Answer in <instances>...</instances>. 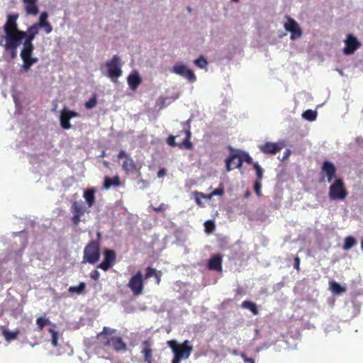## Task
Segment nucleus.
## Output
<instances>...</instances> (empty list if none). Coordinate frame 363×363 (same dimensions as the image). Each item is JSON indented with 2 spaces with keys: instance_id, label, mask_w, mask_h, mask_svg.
<instances>
[{
  "instance_id": "a878e982",
  "label": "nucleus",
  "mask_w": 363,
  "mask_h": 363,
  "mask_svg": "<svg viewBox=\"0 0 363 363\" xmlns=\"http://www.w3.org/2000/svg\"><path fill=\"white\" fill-rule=\"evenodd\" d=\"M128 84L130 89L135 90L140 84L142 79L138 74H130L127 78Z\"/></svg>"
},
{
  "instance_id": "4c0bfd02",
  "label": "nucleus",
  "mask_w": 363,
  "mask_h": 363,
  "mask_svg": "<svg viewBox=\"0 0 363 363\" xmlns=\"http://www.w3.org/2000/svg\"><path fill=\"white\" fill-rule=\"evenodd\" d=\"M194 64L199 68H205L208 65V62L203 56H200L194 60Z\"/></svg>"
},
{
  "instance_id": "6ab92c4d",
  "label": "nucleus",
  "mask_w": 363,
  "mask_h": 363,
  "mask_svg": "<svg viewBox=\"0 0 363 363\" xmlns=\"http://www.w3.org/2000/svg\"><path fill=\"white\" fill-rule=\"evenodd\" d=\"M141 350L140 352L143 355L144 362L145 363H152V341L150 340H147L141 343Z\"/></svg>"
},
{
  "instance_id": "39448f33",
  "label": "nucleus",
  "mask_w": 363,
  "mask_h": 363,
  "mask_svg": "<svg viewBox=\"0 0 363 363\" xmlns=\"http://www.w3.org/2000/svg\"><path fill=\"white\" fill-rule=\"evenodd\" d=\"M100 258V245L97 241H91L84 250L83 262L96 263Z\"/></svg>"
},
{
  "instance_id": "423d86ee",
  "label": "nucleus",
  "mask_w": 363,
  "mask_h": 363,
  "mask_svg": "<svg viewBox=\"0 0 363 363\" xmlns=\"http://www.w3.org/2000/svg\"><path fill=\"white\" fill-rule=\"evenodd\" d=\"M347 194L345 183L340 178L336 179L330 186L328 195L330 200H344Z\"/></svg>"
},
{
  "instance_id": "72a5a7b5",
  "label": "nucleus",
  "mask_w": 363,
  "mask_h": 363,
  "mask_svg": "<svg viewBox=\"0 0 363 363\" xmlns=\"http://www.w3.org/2000/svg\"><path fill=\"white\" fill-rule=\"evenodd\" d=\"M48 332L51 334V344L54 347H57L58 346V338H59V334L58 332L52 329L49 328Z\"/></svg>"
},
{
  "instance_id": "c9c22d12",
  "label": "nucleus",
  "mask_w": 363,
  "mask_h": 363,
  "mask_svg": "<svg viewBox=\"0 0 363 363\" xmlns=\"http://www.w3.org/2000/svg\"><path fill=\"white\" fill-rule=\"evenodd\" d=\"M253 167L256 172V175H257L256 181H261L263 177V169H262V167L257 162H255L253 164Z\"/></svg>"
},
{
  "instance_id": "9b49d317",
  "label": "nucleus",
  "mask_w": 363,
  "mask_h": 363,
  "mask_svg": "<svg viewBox=\"0 0 363 363\" xmlns=\"http://www.w3.org/2000/svg\"><path fill=\"white\" fill-rule=\"evenodd\" d=\"M182 132H183L185 134V138L184 139L182 143H177L175 142V138L178 137V135H169L167 138V143L171 147L177 146L180 149L184 148L186 150H191L193 148V144L190 141L191 137V133L190 131V129H184Z\"/></svg>"
},
{
  "instance_id": "13d9d810",
  "label": "nucleus",
  "mask_w": 363,
  "mask_h": 363,
  "mask_svg": "<svg viewBox=\"0 0 363 363\" xmlns=\"http://www.w3.org/2000/svg\"><path fill=\"white\" fill-rule=\"evenodd\" d=\"M361 249H362V251L363 252V238L361 240Z\"/></svg>"
},
{
  "instance_id": "9d476101",
  "label": "nucleus",
  "mask_w": 363,
  "mask_h": 363,
  "mask_svg": "<svg viewBox=\"0 0 363 363\" xmlns=\"http://www.w3.org/2000/svg\"><path fill=\"white\" fill-rule=\"evenodd\" d=\"M71 213H72V221L74 226H77L81 222V218L86 213H89L86 206L82 201H73L70 208Z\"/></svg>"
},
{
  "instance_id": "58836bf2",
  "label": "nucleus",
  "mask_w": 363,
  "mask_h": 363,
  "mask_svg": "<svg viewBox=\"0 0 363 363\" xmlns=\"http://www.w3.org/2000/svg\"><path fill=\"white\" fill-rule=\"evenodd\" d=\"M157 272V271L156 270V269L152 267H147L146 268V273L145 274V277L143 279H147L150 277H154L155 275H156Z\"/></svg>"
},
{
  "instance_id": "c756f323",
  "label": "nucleus",
  "mask_w": 363,
  "mask_h": 363,
  "mask_svg": "<svg viewBox=\"0 0 363 363\" xmlns=\"http://www.w3.org/2000/svg\"><path fill=\"white\" fill-rule=\"evenodd\" d=\"M19 333L20 331L18 330H16L15 331H9L6 329H3L2 330V335L4 337L5 340L8 342L16 340L18 337Z\"/></svg>"
},
{
  "instance_id": "09e8293b",
  "label": "nucleus",
  "mask_w": 363,
  "mask_h": 363,
  "mask_svg": "<svg viewBox=\"0 0 363 363\" xmlns=\"http://www.w3.org/2000/svg\"><path fill=\"white\" fill-rule=\"evenodd\" d=\"M300 263H301V259H300V258H299L298 256H296V257H294V267L297 271H299V270H300Z\"/></svg>"
},
{
  "instance_id": "412c9836",
  "label": "nucleus",
  "mask_w": 363,
  "mask_h": 363,
  "mask_svg": "<svg viewBox=\"0 0 363 363\" xmlns=\"http://www.w3.org/2000/svg\"><path fill=\"white\" fill-rule=\"evenodd\" d=\"M122 169L126 174H130L139 172L140 167H138L133 158L130 157H126V159L122 164Z\"/></svg>"
},
{
  "instance_id": "052dcab7",
  "label": "nucleus",
  "mask_w": 363,
  "mask_h": 363,
  "mask_svg": "<svg viewBox=\"0 0 363 363\" xmlns=\"http://www.w3.org/2000/svg\"><path fill=\"white\" fill-rule=\"evenodd\" d=\"M323 180H324V177H322L321 179H320V182H322Z\"/></svg>"
},
{
  "instance_id": "2eb2a0df",
  "label": "nucleus",
  "mask_w": 363,
  "mask_h": 363,
  "mask_svg": "<svg viewBox=\"0 0 363 363\" xmlns=\"http://www.w3.org/2000/svg\"><path fill=\"white\" fill-rule=\"evenodd\" d=\"M284 147V143L279 141L277 143L267 142L263 145H259V150L266 155H275Z\"/></svg>"
},
{
  "instance_id": "bb28decb",
  "label": "nucleus",
  "mask_w": 363,
  "mask_h": 363,
  "mask_svg": "<svg viewBox=\"0 0 363 363\" xmlns=\"http://www.w3.org/2000/svg\"><path fill=\"white\" fill-rule=\"evenodd\" d=\"M39 28L37 27L36 25L33 24L30 27L28 28L27 32H26V36L24 38L26 41H30L33 43V40L35 39V35L38 33Z\"/></svg>"
},
{
  "instance_id": "6e6d98bb",
  "label": "nucleus",
  "mask_w": 363,
  "mask_h": 363,
  "mask_svg": "<svg viewBox=\"0 0 363 363\" xmlns=\"http://www.w3.org/2000/svg\"><path fill=\"white\" fill-rule=\"evenodd\" d=\"M165 174H166V170L164 168L160 169L157 172V177L159 178L163 177Z\"/></svg>"
},
{
  "instance_id": "7ed1b4c3",
  "label": "nucleus",
  "mask_w": 363,
  "mask_h": 363,
  "mask_svg": "<svg viewBox=\"0 0 363 363\" xmlns=\"http://www.w3.org/2000/svg\"><path fill=\"white\" fill-rule=\"evenodd\" d=\"M230 150L233 151V152H230L225 160V167L228 172L235 168H240L243 162L249 164L253 163L252 158L247 152L240 150L235 152L232 148H230Z\"/></svg>"
},
{
  "instance_id": "79ce46f5",
  "label": "nucleus",
  "mask_w": 363,
  "mask_h": 363,
  "mask_svg": "<svg viewBox=\"0 0 363 363\" xmlns=\"http://www.w3.org/2000/svg\"><path fill=\"white\" fill-rule=\"evenodd\" d=\"M194 194L196 195V198H195L196 203L199 206H202V202H201V200L199 198V196L201 197V198H206V196L204 194H203V193H200V192H197V191H196Z\"/></svg>"
},
{
  "instance_id": "4d7b16f0",
  "label": "nucleus",
  "mask_w": 363,
  "mask_h": 363,
  "mask_svg": "<svg viewBox=\"0 0 363 363\" xmlns=\"http://www.w3.org/2000/svg\"><path fill=\"white\" fill-rule=\"evenodd\" d=\"M250 192L249 191H246V192L245 194V196L246 198H248V197H250Z\"/></svg>"
},
{
  "instance_id": "b1692460",
  "label": "nucleus",
  "mask_w": 363,
  "mask_h": 363,
  "mask_svg": "<svg viewBox=\"0 0 363 363\" xmlns=\"http://www.w3.org/2000/svg\"><path fill=\"white\" fill-rule=\"evenodd\" d=\"M208 269L220 271L222 269V257L220 255L212 256L208 261Z\"/></svg>"
},
{
  "instance_id": "7c9ffc66",
  "label": "nucleus",
  "mask_w": 363,
  "mask_h": 363,
  "mask_svg": "<svg viewBox=\"0 0 363 363\" xmlns=\"http://www.w3.org/2000/svg\"><path fill=\"white\" fill-rule=\"evenodd\" d=\"M241 306L244 308L249 309L254 315H257L259 313L256 304L250 301H243Z\"/></svg>"
},
{
  "instance_id": "680f3d73",
  "label": "nucleus",
  "mask_w": 363,
  "mask_h": 363,
  "mask_svg": "<svg viewBox=\"0 0 363 363\" xmlns=\"http://www.w3.org/2000/svg\"><path fill=\"white\" fill-rule=\"evenodd\" d=\"M232 1H234V2H238L239 1V0H232Z\"/></svg>"
},
{
  "instance_id": "f257e3e1",
  "label": "nucleus",
  "mask_w": 363,
  "mask_h": 363,
  "mask_svg": "<svg viewBox=\"0 0 363 363\" xmlns=\"http://www.w3.org/2000/svg\"><path fill=\"white\" fill-rule=\"evenodd\" d=\"M116 329L108 327H104L101 332L97 334L96 338L99 347L107 350L113 349L118 352L121 351H126L127 345L120 336L115 335Z\"/></svg>"
},
{
  "instance_id": "a211bd4d",
  "label": "nucleus",
  "mask_w": 363,
  "mask_h": 363,
  "mask_svg": "<svg viewBox=\"0 0 363 363\" xmlns=\"http://www.w3.org/2000/svg\"><path fill=\"white\" fill-rule=\"evenodd\" d=\"M336 167L335 164L328 160L323 162L321 167V174H325L328 182H332L336 174Z\"/></svg>"
},
{
  "instance_id": "4be33fe9",
  "label": "nucleus",
  "mask_w": 363,
  "mask_h": 363,
  "mask_svg": "<svg viewBox=\"0 0 363 363\" xmlns=\"http://www.w3.org/2000/svg\"><path fill=\"white\" fill-rule=\"evenodd\" d=\"M96 189L94 187L86 189L84 191L83 197L89 208L92 207L96 201L95 194Z\"/></svg>"
},
{
  "instance_id": "8fccbe9b",
  "label": "nucleus",
  "mask_w": 363,
  "mask_h": 363,
  "mask_svg": "<svg viewBox=\"0 0 363 363\" xmlns=\"http://www.w3.org/2000/svg\"><path fill=\"white\" fill-rule=\"evenodd\" d=\"M167 208V205H165L164 203H161L158 207H153L152 209L156 212H159L165 211Z\"/></svg>"
},
{
  "instance_id": "e433bc0d",
  "label": "nucleus",
  "mask_w": 363,
  "mask_h": 363,
  "mask_svg": "<svg viewBox=\"0 0 363 363\" xmlns=\"http://www.w3.org/2000/svg\"><path fill=\"white\" fill-rule=\"evenodd\" d=\"M48 14L47 12H45V11L42 12L40 15L39 21L38 23H34V25H36L37 27H38L40 28V26H43L45 23L48 22Z\"/></svg>"
},
{
  "instance_id": "20e7f679",
  "label": "nucleus",
  "mask_w": 363,
  "mask_h": 363,
  "mask_svg": "<svg viewBox=\"0 0 363 363\" xmlns=\"http://www.w3.org/2000/svg\"><path fill=\"white\" fill-rule=\"evenodd\" d=\"M34 50V46L33 43L30 41H24L23 43V48L21 52V57L23 60V69L26 71L30 69L31 66L36 63L38 61L37 57H33L32 56L33 51Z\"/></svg>"
},
{
  "instance_id": "a19ab883",
  "label": "nucleus",
  "mask_w": 363,
  "mask_h": 363,
  "mask_svg": "<svg viewBox=\"0 0 363 363\" xmlns=\"http://www.w3.org/2000/svg\"><path fill=\"white\" fill-rule=\"evenodd\" d=\"M96 104H97L96 99L95 96H94L85 103V107L86 108L90 109V108L95 107Z\"/></svg>"
},
{
  "instance_id": "ddd939ff",
  "label": "nucleus",
  "mask_w": 363,
  "mask_h": 363,
  "mask_svg": "<svg viewBox=\"0 0 363 363\" xmlns=\"http://www.w3.org/2000/svg\"><path fill=\"white\" fill-rule=\"evenodd\" d=\"M172 72L186 78L190 82H194L196 80V77L194 72L182 63L175 64L172 68Z\"/></svg>"
},
{
  "instance_id": "5fc2aeb1",
  "label": "nucleus",
  "mask_w": 363,
  "mask_h": 363,
  "mask_svg": "<svg viewBox=\"0 0 363 363\" xmlns=\"http://www.w3.org/2000/svg\"><path fill=\"white\" fill-rule=\"evenodd\" d=\"M291 155V150L287 149L284 153L283 157L281 159V161L286 160Z\"/></svg>"
},
{
  "instance_id": "c85d7f7f",
  "label": "nucleus",
  "mask_w": 363,
  "mask_h": 363,
  "mask_svg": "<svg viewBox=\"0 0 363 363\" xmlns=\"http://www.w3.org/2000/svg\"><path fill=\"white\" fill-rule=\"evenodd\" d=\"M50 324V320L48 318H46L45 316H40L36 319V330L38 332H41L46 325Z\"/></svg>"
},
{
  "instance_id": "ea45409f",
  "label": "nucleus",
  "mask_w": 363,
  "mask_h": 363,
  "mask_svg": "<svg viewBox=\"0 0 363 363\" xmlns=\"http://www.w3.org/2000/svg\"><path fill=\"white\" fill-rule=\"evenodd\" d=\"M205 230L208 233H212L215 229V224L213 220H208L205 223Z\"/></svg>"
},
{
  "instance_id": "c03bdc74",
  "label": "nucleus",
  "mask_w": 363,
  "mask_h": 363,
  "mask_svg": "<svg viewBox=\"0 0 363 363\" xmlns=\"http://www.w3.org/2000/svg\"><path fill=\"white\" fill-rule=\"evenodd\" d=\"M40 28H43L45 29V32L47 34L50 33L52 30V26L49 22H47L43 26H40Z\"/></svg>"
},
{
  "instance_id": "603ef678",
  "label": "nucleus",
  "mask_w": 363,
  "mask_h": 363,
  "mask_svg": "<svg viewBox=\"0 0 363 363\" xmlns=\"http://www.w3.org/2000/svg\"><path fill=\"white\" fill-rule=\"evenodd\" d=\"M155 279V284L157 285H159L160 284V281H161V272H157L156 275L154 276Z\"/></svg>"
},
{
  "instance_id": "0eeeda50",
  "label": "nucleus",
  "mask_w": 363,
  "mask_h": 363,
  "mask_svg": "<svg viewBox=\"0 0 363 363\" xmlns=\"http://www.w3.org/2000/svg\"><path fill=\"white\" fill-rule=\"evenodd\" d=\"M107 67V77L113 79L122 75L121 58L118 55H114L110 60L105 63Z\"/></svg>"
},
{
  "instance_id": "473e14b6",
  "label": "nucleus",
  "mask_w": 363,
  "mask_h": 363,
  "mask_svg": "<svg viewBox=\"0 0 363 363\" xmlns=\"http://www.w3.org/2000/svg\"><path fill=\"white\" fill-rule=\"evenodd\" d=\"M86 288V284L84 282H80L78 286H72L68 289L69 293H76L80 294L83 293Z\"/></svg>"
},
{
  "instance_id": "bf43d9fd",
  "label": "nucleus",
  "mask_w": 363,
  "mask_h": 363,
  "mask_svg": "<svg viewBox=\"0 0 363 363\" xmlns=\"http://www.w3.org/2000/svg\"><path fill=\"white\" fill-rule=\"evenodd\" d=\"M236 162H237V160H234V162L231 164V167H233L235 166V164H236Z\"/></svg>"
},
{
  "instance_id": "2f4dec72",
  "label": "nucleus",
  "mask_w": 363,
  "mask_h": 363,
  "mask_svg": "<svg viewBox=\"0 0 363 363\" xmlns=\"http://www.w3.org/2000/svg\"><path fill=\"white\" fill-rule=\"evenodd\" d=\"M357 243L356 240L352 236H347L345 238L344 245L342 249L344 250H348L354 247Z\"/></svg>"
},
{
  "instance_id": "cd10ccee",
  "label": "nucleus",
  "mask_w": 363,
  "mask_h": 363,
  "mask_svg": "<svg viewBox=\"0 0 363 363\" xmlns=\"http://www.w3.org/2000/svg\"><path fill=\"white\" fill-rule=\"evenodd\" d=\"M329 285L330 290L335 295H340L342 293H345L347 291L345 287L342 286L339 283L334 281H330L329 283Z\"/></svg>"
},
{
  "instance_id": "864d4df0",
  "label": "nucleus",
  "mask_w": 363,
  "mask_h": 363,
  "mask_svg": "<svg viewBox=\"0 0 363 363\" xmlns=\"http://www.w3.org/2000/svg\"><path fill=\"white\" fill-rule=\"evenodd\" d=\"M118 159H122V158H125V160L126 159V157H129L128 155H126L125 152L123 150H121L118 154Z\"/></svg>"
},
{
  "instance_id": "a18cd8bd",
  "label": "nucleus",
  "mask_w": 363,
  "mask_h": 363,
  "mask_svg": "<svg viewBox=\"0 0 363 363\" xmlns=\"http://www.w3.org/2000/svg\"><path fill=\"white\" fill-rule=\"evenodd\" d=\"M240 357L245 363H255L254 359L247 357V355L243 352L240 354Z\"/></svg>"
},
{
  "instance_id": "4468645a",
  "label": "nucleus",
  "mask_w": 363,
  "mask_h": 363,
  "mask_svg": "<svg viewBox=\"0 0 363 363\" xmlns=\"http://www.w3.org/2000/svg\"><path fill=\"white\" fill-rule=\"evenodd\" d=\"M287 22L284 23V27L286 31L291 33V39L295 40L299 38L302 35V30L298 23L289 16L286 17Z\"/></svg>"
},
{
  "instance_id": "f704fd0d",
  "label": "nucleus",
  "mask_w": 363,
  "mask_h": 363,
  "mask_svg": "<svg viewBox=\"0 0 363 363\" xmlns=\"http://www.w3.org/2000/svg\"><path fill=\"white\" fill-rule=\"evenodd\" d=\"M303 117L309 121H313L316 118L317 114L315 111L307 110L302 114Z\"/></svg>"
},
{
  "instance_id": "f3484780",
  "label": "nucleus",
  "mask_w": 363,
  "mask_h": 363,
  "mask_svg": "<svg viewBox=\"0 0 363 363\" xmlns=\"http://www.w3.org/2000/svg\"><path fill=\"white\" fill-rule=\"evenodd\" d=\"M116 255L113 250L106 249L104 250V259L99 264L98 267L104 271H107L116 262Z\"/></svg>"
},
{
  "instance_id": "5701e85b",
  "label": "nucleus",
  "mask_w": 363,
  "mask_h": 363,
  "mask_svg": "<svg viewBox=\"0 0 363 363\" xmlns=\"http://www.w3.org/2000/svg\"><path fill=\"white\" fill-rule=\"evenodd\" d=\"M38 0H23L25 4V10L28 15L35 16L38 13V7L36 4Z\"/></svg>"
},
{
  "instance_id": "de8ad7c7",
  "label": "nucleus",
  "mask_w": 363,
  "mask_h": 363,
  "mask_svg": "<svg viewBox=\"0 0 363 363\" xmlns=\"http://www.w3.org/2000/svg\"><path fill=\"white\" fill-rule=\"evenodd\" d=\"M6 51L10 52V56L11 59H15L17 56V48L5 49Z\"/></svg>"
},
{
  "instance_id": "393cba45",
  "label": "nucleus",
  "mask_w": 363,
  "mask_h": 363,
  "mask_svg": "<svg viewBox=\"0 0 363 363\" xmlns=\"http://www.w3.org/2000/svg\"><path fill=\"white\" fill-rule=\"evenodd\" d=\"M119 186H121V180L119 176L116 175L113 177H104V188L105 189H109L111 187H118Z\"/></svg>"
},
{
  "instance_id": "f03ea898",
  "label": "nucleus",
  "mask_w": 363,
  "mask_h": 363,
  "mask_svg": "<svg viewBox=\"0 0 363 363\" xmlns=\"http://www.w3.org/2000/svg\"><path fill=\"white\" fill-rule=\"evenodd\" d=\"M167 345L174 353L172 363H180L182 359H188L193 351V347L187 340L182 344H179L176 340H172L168 341Z\"/></svg>"
},
{
  "instance_id": "37998d69",
  "label": "nucleus",
  "mask_w": 363,
  "mask_h": 363,
  "mask_svg": "<svg viewBox=\"0 0 363 363\" xmlns=\"http://www.w3.org/2000/svg\"><path fill=\"white\" fill-rule=\"evenodd\" d=\"M261 181H256L254 184V189L256 194L259 197L261 196Z\"/></svg>"
},
{
  "instance_id": "1a4fd4ad",
  "label": "nucleus",
  "mask_w": 363,
  "mask_h": 363,
  "mask_svg": "<svg viewBox=\"0 0 363 363\" xmlns=\"http://www.w3.org/2000/svg\"><path fill=\"white\" fill-rule=\"evenodd\" d=\"M128 287L135 296L141 295L144 289V279L141 271H138L129 280Z\"/></svg>"
},
{
  "instance_id": "3c124183",
  "label": "nucleus",
  "mask_w": 363,
  "mask_h": 363,
  "mask_svg": "<svg viewBox=\"0 0 363 363\" xmlns=\"http://www.w3.org/2000/svg\"><path fill=\"white\" fill-rule=\"evenodd\" d=\"M224 194V190L223 188H218L215 189L212 193L211 196H222Z\"/></svg>"
},
{
  "instance_id": "49530a36",
  "label": "nucleus",
  "mask_w": 363,
  "mask_h": 363,
  "mask_svg": "<svg viewBox=\"0 0 363 363\" xmlns=\"http://www.w3.org/2000/svg\"><path fill=\"white\" fill-rule=\"evenodd\" d=\"M99 277L100 273L97 270H93L90 273V277L95 281H97L99 279Z\"/></svg>"
},
{
  "instance_id": "aec40b11",
  "label": "nucleus",
  "mask_w": 363,
  "mask_h": 363,
  "mask_svg": "<svg viewBox=\"0 0 363 363\" xmlns=\"http://www.w3.org/2000/svg\"><path fill=\"white\" fill-rule=\"evenodd\" d=\"M18 18V14H9L7 16L6 22L4 26V33L21 31L18 28V24L16 23Z\"/></svg>"
},
{
  "instance_id": "dca6fc26",
  "label": "nucleus",
  "mask_w": 363,
  "mask_h": 363,
  "mask_svg": "<svg viewBox=\"0 0 363 363\" xmlns=\"http://www.w3.org/2000/svg\"><path fill=\"white\" fill-rule=\"evenodd\" d=\"M344 42L345 47L343 49V52L345 55H352L361 47L360 42L352 34H348Z\"/></svg>"
},
{
  "instance_id": "f8f14e48",
  "label": "nucleus",
  "mask_w": 363,
  "mask_h": 363,
  "mask_svg": "<svg viewBox=\"0 0 363 363\" xmlns=\"http://www.w3.org/2000/svg\"><path fill=\"white\" fill-rule=\"evenodd\" d=\"M79 114L78 112L69 110L67 107H64L60 111V123L61 127L65 130H69L72 125L69 121L72 118L79 117Z\"/></svg>"
},
{
  "instance_id": "6e6552de",
  "label": "nucleus",
  "mask_w": 363,
  "mask_h": 363,
  "mask_svg": "<svg viewBox=\"0 0 363 363\" xmlns=\"http://www.w3.org/2000/svg\"><path fill=\"white\" fill-rule=\"evenodd\" d=\"M26 36L25 31H17L14 33H6L2 39H4L6 43L3 45L4 49L18 48L22 43V40Z\"/></svg>"
}]
</instances>
